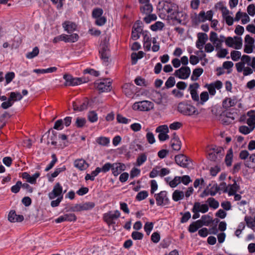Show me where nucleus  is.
Returning <instances> with one entry per match:
<instances>
[{
	"mask_svg": "<svg viewBox=\"0 0 255 255\" xmlns=\"http://www.w3.org/2000/svg\"><path fill=\"white\" fill-rule=\"evenodd\" d=\"M126 169L125 164L120 162H116L112 164V171L115 176H117Z\"/></svg>",
	"mask_w": 255,
	"mask_h": 255,
	"instance_id": "17",
	"label": "nucleus"
},
{
	"mask_svg": "<svg viewBox=\"0 0 255 255\" xmlns=\"http://www.w3.org/2000/svg\"><path fill=\"white\" fill-rule=\"evenodd\" d=\"M22 96L19 92H11L10 93L9 99L13 103L17 101H20L22 98Z\"/></svg>",
	"mask_w": 255,
	"mask_h": 255,
	"instance_id": "36",
	"label": "nucleus"
},
{
	"mask_svg": "<svg viewBox=\"0 0 255 255\" xmlns=\"http://www.w3.org/2000/svg\"><path fill=\"white\" fill-rule=\"evenodd\" d=\"M207 202L208 203L209 206L210 208L214 209H217L219 206V202L212 197L209 198Z\"/></svg>",
	"mask_w": 255,
	"mask_h": 255,
	"instance_id": "37",
	"label": "nucleus"
},
{
	"mask_svg": "<svg viewBox=\"0 0 255 255\" xmlns=\"http://www.w3.org/2000/svg\"><path fill=\"white\" fill-rule=\"evenodd\" d=\"M39 49L37 47H35L32 51L30 52H28L26 54V57L28 59H32L36 57L39 54Z\"/></svg>",
	"mask_w": 255,
	"mask_h": 255,
	"instance_id": "40",
	"label": "nucleus"
},
{
	"mask_svg": "<svg viewBox=\"0 0 255 255\" xmlns=\"http://www.w3.org/2000/svg\"><path fill=\"white\" fill-rule=\"evenodd\" d=\"M39 176L40 173L37 172L35 173L32 176L29 175L26 181L31 184H35L36 183L37 178H38Z\"/></svg>",
	"mask_w": 255,
	"mask_h": 255,
	"instance_id": "53",
	"label": "nucleus"
},
{
	"mask_svg": "<svg viewBox=\"0 0 255 255\" xmlns=\"http://www.w3.org/2000/svg\"><path fill=\"white\" fill-rule=\"evenodd\" d=\"M63 188L60 183L55 184L51 192L48 194L49 198L50 199H53L56 197L63 196Z\"/></svg>",
	"mask_w": 255,
	"mask_h": 255,
	"instance_id": "13",
	"label": "nucleus"
},
{
	"mask_svg": "<svg viewBox=\"0 0 255 255\" xmlns=\"http://www.w3.org/2000/svg\"><path fill=\"white\" fill-rule=\"evenodd\" d=\"M238 102L237 98L235 96L232 98H226L224 100L222 103L223 107L226 109H228L234 106Z\"/></svg>",
	"mask_w": 255,
	"mask_h": 255,
	"instance_id": "22",
	"label": "nucleus"
},
{
	"mask_svg": "<svg viewBox=\"0 0 255 255\" xmlns=\"http://www.w3.org/2000/svg\"><path fill=\"white\" fill-rule=\"evenodd\" d=\"M88 104L87 99H85L82 102L80 100H77L72 103L73 109L74 111L81 112L87 109Z\"/></svg>",
	"mask_w": 255,
	"mask_h": 255,
	"instance_id": "14",
	"label": "nucleus"
},
{
	"mask_svg": "<svg viewBox=\"0 0 255 255\" xmlns=\"http://www.w3.org/2000/svg\"><path fill=\"white\" fill-rule=\"evenodd\" d=\"M230 151L231 152L230 153H227L225 157V162L228 166H230L231 165L233 159L232 149H230Z\"/></svg>",
	"mask_w": 255,
	"mask_h": 255,
	"instance_id": "57",
	"label": "nucleus"
},
{
	"mask_svg": "<svg viewBox=\"0 0 255 255\" xmlns=\"http://www.w3.org/2000/svg\"><path fill=\"white\" fill-rule=\"evenodd\" d=\"M65 80V86H74L78 85L82 83V80L79 78H73L71 75L65 74L63 76Z\"/></svg>",
	"mask_w": 255,
	"mask_h": 255,
	"instance_id": "15",
	"label": "nucleus"
},
{
	"mask_svg": "<svg viewBox=\"0 0 255 255\" xmlns=\"http://www.w3.org/2000/svg\"><path fill=\"white\" fill-rule=\"evenodd\" d=\"M190 69L189 67H182L175 71L174 75L181 79H187L190 74Z\"/></svg>",
	"mask_w": 255,
	"mask_h": 255,
	"instance_id": "10",
	"label": "nucleus"
},
{
	"mask_svg": "<svg viewBox=\"0 0 255 255\" xmlns=\"http://www.w3.org/2000/svg\"><path fill=\"white\" fill-rule=\"evenodd\" d=\"M177 110L181 114L187 116H196L199 114L195 106L183 102H181L178 104Z\"/></svg>",
	"mask_w": 255,
	"mask_h": 255,
	"instance_id": "2",
	"label": "nucleus"
},
{
	"mask_svg": "<svg viewBox=\"0 0 255 255\" xmlns=\"http://www.w3.org/2000/svg\"><path fill=\"white\" fill-rule=\"evenodd\" d=\"M79 35L76 33L67 35L66 42H75L78 40Z\"/></svg>",
	"mask_w": 255,
	"mask_h": 255,
	"instance_id": "44",
	"label": "nucleus"
},
{
	"mask_svg": "<svg viewBox=\"0 0 255 255\" xmlns=\"http://www.w3.org/2000/svg\"><path fill=\"white\" fill-rule=\"evenodd\" d=\"M51 157L52 160L51 161L50 163L47 165V166L45 169V171L46 172L48 171L51 168H52L57 161V158L55 154H52Z\"/></svg>",
	"mask_w": 255,
	"mask_h": 255,
	"instance_id": "41",
	"label": "nucleus"
},
{
	"mask_svg": "<svg viewBox=\"0 0 255 255\" xmlns=\"http://www.w3.org/2000/svg\"><path fill=\"white\" fill-rule=\"evenodd\" d=\"M74 166L80 170L86 169L88 167V164L83 159H76L74 161Z\"/></svg>",
	"mask_w": 255,
	"mask_h": 255,
	"instance_id": "27",
	"label": "nucleus"
},
{
	"mask_svg": "<svg viewBox=\"0 0 255 255\" xmlns=\"http://www.w3.org/2000/svg\"><path fill=\"white\" fill-rule=\"evenodd\" d=\"M152 5L150 3L140 5V11L143 14H149L152 12Z\"/></svg>",
	"mask_w": 255,
	"mask_h": 255,
	"instance_id": "31",
	"label": "nucleus"
},
{
	"mask_svg": "<svg viewBox=\"0 0 255 255\" xmlns=\"http://www.w3.org/2000/svg\"><path fill=\"white\" fill-rule=\"evenodd\" d=\"M193 208H195L199 212L202 213H205L208 211L209 207L206 204H201L200 202H195Z\"/></svg>",
	"mask_w": 255,
	"mask_h": 255,
	"instance_id": "26",
	"label": "nucleus"
},
{
	"mask_svg": "<svg viewBox=\"0 0 255 255\" xmlns=\"http://www.w3.org/2000/svg\"><path fill=\"white\" fill-rule=\"evenodd\" d=\"M97 114L94 111H90L88 113V119L91 123H95L98 120Z\"/></svg>",
	"mask_w": 255,
	"mask_h": 255,
	"instance_id": "39",
	"label": "nucleus"
},
{
	"mask_svg": "<svg viewBox=\"0 0 255 255\" xmlns=\"http://www.w3.org/2000/svg\"><path fill=\"white\" fill-rule=\"evenodd\" d=\"M184 197V193L180 190H176L172 193V199L175 201L182 200Z\"/></svg>",
	"mask_w": 255,
	"mask_h": 255,
	"instance_id": "30",
	"label": "nucleus"
},
{
	"mask_svg": "<svg viewBox=\"0 0 255 255\" xmlns=\"http://www.w3.org/2000/svg\"><path fill=\"white\" fill-rule=\"evenodd\" d=\"M203 226V221H201V220H198L195 222H192L189 225L188 227V231L191 233H194Z\"/></svg>",
	"mask_w": 255,
	"mask_h": 255,
	"instance_id": "24",
	"label": "nucleus"
},
{
	"mask_svg": "<svg viewBox=\"0 0 255 255\" xmlns=\"http://www.w3.org/2000/svg\"><path fill=\"white\" fill-rule=\"evenodd\" d=\"M134 88V86L133 84L126 83L122 87L123 92L127 97L132 98L133 96Z\"/></svg>",
	"mask_w": 255,
	"mask_h": 255,
	"instance_id": "18",
	"label": "nucleus"
},
{
	"mask_svg": "<svg viewBox=\"0 0 255 255\" xmlns=\"http://www.w3.org/2000/svg\"><path fill=\"white\" fill-rule=\"evenodd\" d=\"M213 12L210 10L206 13L203 10L201 11L198 14H195L194 21L196 23L203 22L207 20H211L213 17Z\"/></svg>",
	"mask_w": 255,
	"mask_h": 255,
	"instance_id": "7",
	"label": "nucleus"
},
{
	"mask_svg": "<svg viewBox=\"0 0 255 255\" xmlns=\"http://www.w3.org/2000/svg\"><path fill=\"white\" fill-rule=\"evenodd\" d=\"M203 72V69L202 68H198L195 69L193 71L192 75L191 77V79L192 81H196L198 79V77H200Z\"/></svg>",
	"mask_w": 255,
	"mask_h": 255,
	"instance_id": "32",
	"label": "nucleus"
},
{
	"mask_svg": "<svg viewBox=\"0 0 255 255\" xmlns=\"http://www.w3.org/2000/svg\"><path fill=\"white\" fill-rule=\"evenodd\" d=\"M146 138L150 144H153L155 142V140L153 134L151 132H148L146 134Z\"/></svg>",
	"mask_w": 255,
	"mask_h": 255,
	"instance_id": "64",
	"label": "nucleus"
},
{
	"mask_svg": "<svg viewBox=\"0 0 255 255\" xmlns=\"http://www.w3.org/2000/svg\"><path fill=\"white\" fill-rule=\"evenodd\" d=\"M254 129V127L249 128L246 126H242L240 127L239 130V131L244 134H248L250 133L253 129Z\"/></svg>",
	"mask_w": 255,
	"mask_h": 255,
	"instance_id": "43",
	"label": "nucleus"
},
{
	"mask_svg": "<svg viewBox=\"0 0 255 255\" xmlns=\"http://www.w3.org/2000/svg\"><path fill=\"white\" fill-rule=\"evenodd\" d=\"M103 13V10L102 8H96L93 9L92 11V16L94 18H97L102 16Z\"/></svg>",
	"mask_w": 255,
	"mask_h": 255,
	"instance_id": "52",
	"label": "nucleus"
},
{
	"mask_svg": "<svg viewBox=\"0 0 255 255\" xmlns=\"http://www.w3.org/2000/svg\"><path fill=\"white\" fill-rule=\"evenodd\" d=\"M146 16L143 18L144 21L145 22H146V23H149L152 21H154V20H155L156 19V18H157L156 15L155 14H150L149 13V14H148Z\"/></svg>",
	"mask_w": 255,
	"mask_h": 255,
	"instance_id": "56",
	"label": "nucleus"
},
{
	"mask_svg": "<svg viewBox=\"0 0 255 255\" xmlns=\"http://www.w3.org/2000/svg\"><path fill=\"white\" fill-rule=\"evenodd\" d=\"M175 84V78L173 77H169L165 82V85L166 87L168 89L174 86Z\"/></svg>",
	"mask_w": 255,
	"mask_h": 255,
	"instance_id": "54",
	"label": "nucleus"
},
{
	"mask_svg": "<svg viewBox=\"0 0 255 255\" xmlns=\"http://www.w3.org/2000/svg\"><path fill=\"white\" fill-rule=\"evenodd\" d=\"M164 23L160 21H156L153 24L150 26V29L154 31H157L158 30H161L164 27Z\"/></svg>",
	"mask_w": 255,
	"mask_h": 255,
	"instance_id": "38",
	"label": "nucleus"
},
{
	"mask_svg": "<svg viewBox=\"0 0 255 255\" xmlns=\"http://www.w3.org/2000/svg\"><path fill=\"white\" fill-rule=\"evenodd\" d=\"M65 170L66 167L65 166L56 168L54 172L52 173L50 175H49V174H47V176L48 177V180L51 182L53 181V178L57 177L61 172L64 171Z\"/></svg>",
	"mask_w": 255,
	"mask_h": 255,
	"instance_id": "29",
	"label": "nucleus"
},
{
	"mask_svg": "<svg viewBox=\"0 0 255 255\" xmlns=\"http://www.w3.org/2000/svg\"><path fill=\"white\" fill-rule=\"evenodd\" d=\"M112 164L109 162H107L105 163L102 168H100V172L106 173L109 171L110 169L112 170Z\"/></svg>",
	"mask_w": 255,
	"mask_h": 255,
	"instance_id": "62",
	"label": "nucleus"
},
{
	"mask_svg": "<svg viewBox=\"0 0 255 255\" xmlns=\"http://www.w3.org/2000/svg\"><path fill=\"white\" fill-rule=\"evenodd\" d=\"M199 88V85L197 83L190 84L189 87V91L191 94L192 99L196 102H199V97L197 93V89Z\"/></svg>",
	"mask_w": 255,
	"mask_h": 255,
	"instance_id": "16",
	"label": "nucleus"
},
{
	"mask_svg": "<svg viewBox=\"0 0 255 255\" xmlns=\"http://www.w3.org/2000/svg\"><path fill=\"white\" fill-rule=\"evenodd\" d=\"M154 108V104L147 100L136 102L132 106L134 111L148 112Z\"/></svg>",
	"mask_w": 255,
	"mask_h": 255,
	"instance_id": "3",
	"label": "nucleus"
},
{
	"mask_svg": "<svg viewBox=\"0 0 255 255\" xmlns=\"http://www.w3.org/2000/svg\"><path fill=\"white\" fill-rule=\"evenodd\" d=\"M97 89L101 92L110 91L112 89V80L111 79L100 80L96 83Z\"/></svg>",
	"mask_w": 255,
	"mask_h": 255,
	"instance_id": "5",
	"label": "nucleus"
},
{
	"mask_svg": "<svg viewBox=\"0 0 255 255\" xmlns=\"http://www.w3.org/2000/svg\"><path fill=\"white\" fill-rule=\"evenodd\" d=\"M15 77V74L13 72H8L5 76L6 84H9Z\"/></svg>",
	"mask_w": 255,
	"mask_h": 255,
	"instance_id": "59",
	"label": "nucleus"
},
{
	"mask_svg": "<svg viewBox=\"0 0 255 255\" xmlns=\"http://www.w3.org/2000/svg\"><path fill=\"white\" fill-rule=\"evenodd\" d=\"M147 160V155L145 153L140 154L136 158V165L140 166Z\"/></svg>",
	"mask_w": 255,
	"mask_h": 255,
	"instance_id": "33",
	"label": "nucleus"
},
{
	"mask_svg": "<svg viewBox=\"0 0 255 255\" xmlns=\"http://www.w3.org/2000/svg\"><path fill=\"white\" fill-rule=\"evenodd\" d=\"M81 204L82 211L91 210L93 209L95 206V203L92 202H85Z\"/></svg>",
	"mask_w": 255,
	"mask_h": 255,
	"instance_id": "49",
	"label": "nucleus"
},
{
	"mask_svg": "<svg viewBox=\"0 0 255 255\" xmlns=\"http://www.w3.org/2000/svg\"><path fill=\"white\" fill-rule=\"evenodd\" d=\"M167 192L166 191H162L154 195L156 204L158 206H165L169 204L170 201L167 196Z\"/></svg>",
	"mask_w": 255,
	"mask_h": 255,
	"instance_id": "8",
	"label": "nucleus"
},
{
	"mask_svg": "<svg viewBox=\"0 0 255 255\" xmlns=\"http://www.w3.org/2000/svg\"><path fill=\"white\" fill-rule=\"evenodd\" d=\"M153 227V224L152 222H146L144 227V229L146 234L149 235Z\"/></svg>",
	"mask_w": 255,
	"mask_h": 255,
	"instance_id": "60",
	"label": "nucleus"
},
{
	"mask_svg": "<svg viewBox=\"0 0 255 255\" xmlns=\"http://www.w3.org/2000/svg\"><path fill=\"white\" fill-rule=\"evenodd\" d=\"M234 183L233 184H229L228 186H226L225 182H222L220 184V187H223L225 188L224 192L228 193L229 196H232L235 194L236 192L240 189V186L237 184L235 180H234Z\"/></svg>",
	"mask_w": 255,
	"mask_h": 255,
	"instance_id": "9",
	"label": "nucleus"
},
{
	"mask_svg": "<svg viewBox=\"0 0 255 255\" xmlns=\"http://www.w3.org/2000/svg\"><path fill=\"white\" fill-rule=\"evenodd\" d=\"M121 213L118 210L109 211L104 215V221L109 225L115 224V220L120 216Z\"/></svg>",
	"mask_w": 255,
	"mask_h": 255,
	"instance_id": "6",
	"label": "nucleus"
},
{
	"mask_svg": "<svg viewBox=\"0 0 255 255\" xmlns=\"http://www.w3.org/2000/svg\"><path fill=\"white\" fill-rule=\"evenodd\" d=\"M8 220L11 222H21L24 220L22 215H17L14 211H10L8 216Z\"/></svg>",
	"mask_w": 255,
	"mask_h": 255,
	"instance_id": "23",
	"label": "nucleus"
},
{
	"mask_svg": "<svg viewBox=\"0 0 255 255\" xmlns=\"http://www.w3.org/2000/svg\"><path fill=\"white\" fill-rule=\"evenodd\" d=\"M223 149L221 147L214 146L210 148L208 151V158L211 161H215L221 158L223 155Z\"/></svg>",
	"mask_w": 255,
	"mask_h": 255,
	"instance_id": "4",
	"label": "nucleus"
},
{
	"mask_svg": "<svg viewBox=\"0 0 255 255\" xmlns=\"http://www.w3.org/2000/svg\"><path fill=\"white\" fill-rule=\"evenodd\" d=\"M99 51H103L109 52L110 49L109 48V44L106 41H103L100 45V48Z\"/></svg>",
	"mask_w": 255,
	"mask_h": 255,
	"instance_id": "63",
	"label": "nucleus"
},
{
	"mask_svg": "<svg viewBox=\"0 0 255 255\" xmlns=\"http://www.w3.org/2000/svg\"><path fill=\"white\" fill-rule=\"evenodd\" d=\"M249 118L247 119V123L251 127L255 128V111L251 110L247 113Z\"/></svg>",
	"mask_w": 255,
	"mask_h": 255,
	"instance_id": "28",
	"label": "nucleus"
},
{
	"mask_svg": "<svg viewBox=\"0 0 255 255\" xmlns=\"http://www.w3.org/2000/svg\"><path fill=\"white\" fill-rule=\"evenodd\" d=\"M245 221L246 222L247 226L249 228L253 229L255 227V222L251 216H245Z\"/></svg>",
	"mask_w": 255,
	"mask_h": 255,
	"instance_id": "45",
	"label": "nucleus"
},
{
	"mask_svg": "<svg viewBox=\"0 0 255 255\" xmlns=\"http://www.w3.org/2000/svg\"><path fill=\"white\" fill-rule=\"evenodd\" d=\"M244 52L246 53H251L254 47L255 39L249 35H247L245 38Z\"/></svg>",
	"mask_w": 255,
	"mask_h": 255,
	"instance_id": "11",
	"label": "nucleus"
},
{
	"mask_svg": "<svg viewBox=\"0 0 255 255\" xmlns=\"http://www.w3.org/2000/svg\"><path fill=\"white\" fill-rule=\"evenodd\" d=\"M160 15L166 16L168 20H171L173 24H180L184 20V13L179 10L178 5L167 1L159 2L157 7Z\"/></svg>",
	"mask_w": 255,
	"mask_h": 255,
	"instance_id": "1",
	"label": "nucleus"
},
{
	"mask_svg": "<svg viewBox=\"0 0 255 255\" xmlns=\"http://www.w3.org/2000/svg\"><path fill=\"white\" fill-rule=\"evenodd\" d=\"M62 26L65 31L68 33H71L76 30L77 25L75 23L71 21H65L62 23Z\"/></svg>",
	"mask_w": 255,
	"mask_h": 255,
	"instance_id": "20",
	"label": "nucleus"
},
{
	"mask_svg": "<svg viewBox=\"0 0 255 255\" xmlns=\"http://www.w3.org/2000/svg\"><path fill=\"white\" fill-rule=\"evenodd\" d=\"M86 123V120L85 118L78 117L76 118L75 126L78 128H83Z\"/></svg>",
	"mask_w": 255,
	"mask_h": 255,
	"instance_id": "46",
	"label": "nucleus"
},
{
	"mask_svg": "<svg viewBox=\"0 0 255 255\" xmlns=\"http://www.w3.org/2000/svg\"><path fill=\"white\" fill-rule=\"evenodd\" d=\"M131 237L134 240H140L143 238V234L140 232L134 231L132 233Z\"/></svg>",
	"mask_w": 255,
	"mask_h": 255,
	"instance_id": "61",
	"label": "nucleus"
},
{
	"mask_svg": "<svg viewBox=\"0 0 255 255\" xmlns=\"http://www.w3.org/2000/svg\"><path fill=\"white\" fill-rule=\"evenodd\" d=\"M176 163L182 167H187L191 162L190 159L183 154H179L175 156Z\"/></svg>",
	"mask_w": 255,
	"mask_h": 255,
	"instance_id": "12",
	"label": "nucleus"
},
{
	"mask_svg": "<svg viewBox=\"0 0 255 255\" xmlns=\"http://www.w3.org/2000/svg\"><path fill=\"white\" fill-rule=\"evenodd\" d=\"M235 41L234 47L236 49H240L242 47V39L241 37L238 36H234Z\"/></svg>",
	"mask_w": 255,
	"mask_h": 255,
	"instance_id": "42",
	"label": "nucleus"
},
{
	"mask_svg": "<svg viewBox=\"0 0 255 255\" xmlns=\"http://www.w3.org/2000/svg\"><path fill=\"white\" fill-rule=\"evenodd\" d=\"M142 35L143 37V47L146 51H149L151 48V38L150 34L147 31H143Z\"/></svg>",
	"mask_w": 255,
	"mask_h": 255,
	"instance_id": "19",
	"label": "nucleus"
},
{
	"mask_svg": "<svg viewBox=\"0 0 255 255\" xmlns=\"http://www.w3.org/2000/svg\"><path fill=\"white\" fill-rule=\"evenodd\" d=\"M198 42H201L202 44H205L208 39V36L204 33H199L197 35Z\"/></svg>",
	"mask_w": 255,
	"mask_h": 255,
	"instance_id": "47",
	"label": "nucleus"
},
{
	"mask_svg": "<svg viewBox=\"0 0 255 255\" xmlns=\"http://www.w3.org/2000/svg\"><path fill=\"white\" fill-rule=\"evenodd\" d=\"M22 185V182L20 181H18L16 184L12 186L11 188V191L12 193H17L19 191L20 187Z\"/></svg>",
	"mask_w": 255,
	"mask_h": 255,
	"instance_id": "58",
	"label": "nucleus"
},
{
	"mask_svg": "<svg viewBox=\"0 0 255 255\" xmlns=\"http://www.w3.org/2000/svg\"><path fill=\"white\" fill-rule=\"evenodd\" d=\"M181 183V177L175 176L174 178L169 182V185L172 187L174 188L177 186L179 183Z\"/></svg>",
	"mask_w": 255,
	"mask_h": 255,
	"instance_id": "51",
	"label": "nucleus"
},
{
	"mask_svg": "<svg viewBox=\"0 0 255 255\" xmlns=\"http://www.w3.org/2000/svg\"><path fill=\"white\" fill-rule=\"evenodd\" d=\"M170 144L172 149L174 150L178 151L181 149V142L175 133L173 134V137L170 140Z\"/></svg>",
	"mask_w": 255,
	"mask_h": 255,
	"instance_id": "21",
	"label": "nucleus"
},
{
	"mask_svg": "<svg viewBox=\"0 0 255 255\" xmlns=\"http://www.w3.org/2000/svg\"><path fill=\"white\" fill-rule=\"evenodd\" d=\"M200 100L197 103V105H203L204 103L209 99V94L207 92H203L201 93L200 96Z\"/></svg>",
	"mask_w": 255,
	"mask_h": 255,
	"instance_id": "34",
	"label": "nucleus"
},
{
	"mask_svg": "<svg viewBox=\"0 0 255 255\" xmlns=\"http://www.w3.org/2000/svg\"><path fill=\"white\" fill-rule=\"evenodd\" d=\"M117 120L118 123L124 124H127L131 122L130 119H127L119 114L117 115Z\"/></svg>",
	"mask_w": 255,
	"mask_h": 255,
	"instance_id": "48",
	"label": "nucleus"
},
{
	"mask_svg": "<svg viewBox=\"0 0 255 255\" xmlns=\"http://www.w3.org/2000/svg\"><path fill=\"white\" fill-rule=\"evenodd\" d=\"M141 26L134 24L131 32V38L133 40L138 39L140 37V34L142 33Z\"/></svg>",
	"mask_w": 255,
	"mask_h": 255,
	"instance_id": "25",
	"label": "nucleus"
},
{
	"mask_svg": "<svg viewBox=\"0 0 255 255\" xmlns=\"http://www.w3.org/2000/svg\"><path fill=\"white\" fill-rule=\"evenodd\" d=\"M231 57L234 61H237L241 58V52L239 51L233 50L231 52Z\"/></svg>",
	"mask_w": 255,
	"mask_h": 255,
	"instance_id": "50",
	"label": "nucleus"
},
{
	"mask_svg": "<svg viewBox=\"0 0 255 255\" xmlns=\"http://www.w3.org/2000/svg\"><path fill=\"white\" fill-rule=\"evenodd\" d=\"M96 142L102 146H108L110 143V139L108 137L100 136L96 138Z\"/></svg>",
	"mask_w": 255,
	"mask_h": 255,
	"instance_id": "35",
	"label": "nucleus"
},
{
	"mask_svg": "<svg viewBox=\"0 0 255 255\" xmlns=\"http://www.w3.org/2000/svg\"><path fill=\"white\" fill-rule=\"evenodd\" d=\"M148 192L146 191H142L137 193L136 199L138 201H141L145 199L148 196Z\"/></svg>",
	"mask_w": 255,
	"mask_h": 255,
	"instance_id": "55",
	"label": "nucleus"
}]
</instances>
